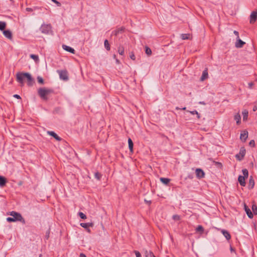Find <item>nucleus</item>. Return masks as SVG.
<instances>
[{
  "instance_id": "nucleus-1",
  "label": "nucleus",
  "mask_w": 257,
  "mask_h": 257,
  "mask_svg": "<svg viewBox=\"0 0 257 257\" xmlns=\"http://www.w3.org/2000/svg\"><path fill=\"white\" fill-rule=\"evenodd\" d=\"M16 77L18 82L22 84L25 79L27 80L28 85L32 86L33 84L34 80L29 73H18L17 74Z\"/></svg>"
},
{
  "instance_id": "nucleus-2",
  "label": "nucleus",
  "mask_w": 257,
  "mask_h": 257,
  "mask_svg": "<svg viewBox=\"0 0 257 257\" xmlns=\"http://www.w3.org/2000/svg\"><path fill=\"white\" fill-rule=\"evenodd\" d=\"M53 91L52 89H48L46 88H40L38 90V93L40 97L44 99L47 100V95L51 93Z\"/></svg>"
},
{
  "instance_id": "nucleus-3",
  "label": "nucleus",
  "mask_w": 257,
  "mask_h": 257,
  "mask_svg": "<svg viewBox=\"0 0 257 257\" xmlns=\"http://www.w3.org/2000/svg\"><path fill=\"white\" fill-rule=\"evenodd\" d=\"M40 30L44 34H49L52 33V27L50 24H44L41 26Z\"/></svg>"
},
{
  "instance_id": "nucleus-4",
  "label": "nucleus",
  "mask_w": 257,
  "mask_h": 257,
  "mask_svg": "<svg viewBox=\"0 0 257 257\" xmlns=\"http://www.w3.org/2000/svg\"><path fill=\"white\" fill-rule=\"evenodd\" d=\"M10 215L12 216L13 218H14L15 221H19L22 222L23 224L25 223V220L23 218L20 213L15 211H12L10 213Z\"/></svg>"
},
{
  "instance_id": "nucleus-5",
  "label": "nucleus",
  "mask_w": 257,
  "mask_h": 257,
  "mask_svg": "<svg viewBox=\"0 0 257 257\" xmlns=\"http://www.w3.org/2000/svg\"><path fill=\"white\" fill-rule=\"evenodd\" d=\"M245 154V150L244 148H241L239 150V153L235 155V157L239 161H241L244 157Z\"/></svg>"
},
{
  "instance_id": "nucleus-6",
  "label": "nucleus",
  "mask_w": 257,
  "mask_h": 257,
  "mask_svg": "<svg viewBox=\"0 0 257 257\" xmlns=\"http://www.w3.org/2000/svg\"><path fill=\"white\" fill-rule=\"evenodd\" d=\"M60 78L64 80L68 79V74L66 71H58Z\"/></svg>"
},
{
  "instance_id": "nucleus-7",
  "label": "nucleus",
  "mask_w": 257,
  "mask_h": 257,
  "mask_svg": "<svg viewBox=\"0 0 257 257\" xmlns=\"http://www.w3.org/2000/svg\"><path fill=\"white\" fill-rule=\"evenodd\" d=\"M245 44V43L240 39L239 38H236V41L235 43V46L236 48H241L243 47Z\"/></svg>"
},
{
  "instance_id": "nucleus-8",
  "label": "nucleus",
  "mask_w": 257,
  "mask_h": 257,
  "mask_svg": "<svg viewBox=\"0 0 257 257\" xmlns=\"http://www.w3.org/2000/svg\"><path fill=\"white\" fill-rule=\"evenodd\" d=\"M257 19V12H252L250 16V23H254Z\"/></svg>"
},
{
  "instance_id": "nucleus-9",
  "label": "nucleus",
  "mask_w": 257,
  "mask_h": 257,
  "mask_svg": "<svg viewBox=\"0 0 257 257\" xmlns=\"http://www.w3.org/2000/svg\"><path fill=\"white\" fill-rule=\"evenodd\" d=\"M248 137V132L246 130L243 131L240 136V140L243 142H245Z\"/></svg>"
},
{
  "instance_id": "nucleus-10",
  "label": "nucleus",
  "mask_w": 257,
  "mask_h": 257,
  "mask_svg": "<svg viewBox=\"0 0 257 257\" xmlns=\"http://www.w3.org/2000/svg\"><path fill=\"white\" fill-rule=\"evenodd\" d=\"M196 175L197 178L200 179L204 177V172L201 169H197L196 170Z\"/></svg>"
},
{
  "instance_id": "nucleus-11",
  "label": "nucleus",
  "mask_w": 257,
  "mask_h": 257,
  "mask_svg": "<svg viewBox=\"0 0 257 257\" xmlns=\"http://www.w3.org/2000/svg\"><path fill=\"white\" fill-rule=\"evenodd\" d=\"M244 208L245 211L246 212V213L247 214L248 217L249 218H253V213L250 211V209L246 206V204L244 205Z\"/></svg>"
},
{
  "instance_id": "nucleus-12",
  "label": "nucleus",
  "mask_w": 257,
  "mask_h": 257,
  "mask_svg": "<svg viewBox=\"0 0 257 257\" xmlns=\"http://www.w3.org/2000/svg\"><path fill=\"white\" fill-rule=\"evenodd\" d=\"M81 226L86 229L88 232L90 231V230L88 228L89 227H92L93 225L92 223H80Z\"/></svg>"
},
{
  "instance_id": "nucleus-13",
  "label": "nucleus",
  "mask_w": 257,
  "mask_h": 257,
  "mask_svg": "<svg viewBox=\"0 0 257 257\" xmlns=\"http://www.w3.org/2000/svg\"><path fill=\"white\" fill-rule=\"evenodd\" d=\"M3 34L4 36L9 39H12V33L10 30H7L3 31Z\"/></svg>"
},
{
  "instance_id": "nucleus-14",
  "label": "nucleus",
  "mask_w": 257,
  "mask_h": 257,
  "mask_svg": "<svg viewBox=\"0 0 257 257\" xmlns=\"http://www.w3.org/2000/svg\"><path fill=\"white\" fill-rule=\"evenodd\" d=\"M62 48L64 50H65L66 51L70 52L72 54L75 53V50L73 48H72L68 46H67L65 45H63Z\"/></svg>"
},
{
  "instance_id": "nucleus-15",
  "label": "nucleus",
  "mask_w": 257,
  "mask_h": 257,
  "mask_svg": "<svg viewBox=\"0 0 257 257\" xmlns=\"http://www.w3.org/2000/svg\"><path fill=\"white\" fill-rule=\"evenodd\" d=\"M208 72L207 69H205L203 71L202 75L201 77L200 80L203 81L204 80L208 78Z\"/></svg>"
},
{
  "instance_id": "nucleus-16",
  "label": "nucleus",
  "mask_w": 257,
  "mask_h": 257,
  "mask_svg": "<svg viewBox=\"0 0 257 257\" xmlns=\"http://www.w3.org/2000/svg\"><path fill=\"white\" fill-rule=\"evenodd\" d=\"M238 181L242 186H244L245 185V178L244 177H243L242 176H239L238 178Z\"/></svg>"
},
{
  "instance_id": "nucleus-17",
  "label": "nucleus",
  "mask_w": 257,
  "mask_h": 257,
  "mask_svg": "<svg viewBox=\"0 0 257 257\" xmlns=\"http://www.w3.org/2000/svg\"><path fill=\"white\" fill-rule=\"evenodd\" d=\"M221 232L222 233L223 235L224 236V237L226 238L227 240H228L230 239L231 236L228 231L222 229L221 230Z\"/></svg>"
},
{
  "instance_id": "nucleus-18",
  "label": "nucleus",
  "mask_w": 257,
  "mask_h": 257,
  "mask_svg": "<svg viewBox=\"0 0 257 257\" xmlns=\"http://www.w3.org/2000/svg\"><path fill=\"white\" fill-rule=\"evenodd\" d=\"M234 118L236 121L237 124H239L240 123L241 116L239 112L234 115Z\"/></svg>"
},
{
  "instance_id": "nucleus-19",
  "label": "nucleus",
  "mask_w": 257,
  "mask_h": 257,
  "mask_svg": "<svg viewBox=\"0 0 257 257\" xmlns=\"http://www.w3.org/2000/svg\"><path fill=\"white\" fill-rule=\"evenodd\" d=\"M48 133L51 136L53 137L55 139H56L58 141H60L61 140L60 138L54 132H48Z\"/></svg>"
},
{
  "instance_id": "nucleus-20",
  "label": "nucleus",
  "mask_w": 257,
  "mask_h": 257,
  "mask_svg": "<svg viewBox=\"0 0 257 257\" xmlns=\"http://www.w3.org/2000/svg\"><path fill=\"white\" fill-rule=\"evenodd\" d=\"M6 179L5 177L0 176V186L3 187L6 183Z\"/></svg>"
},
{
  "instance_id": "nucleus-21",
  "label": "nucleus",
  "mask_w": 257,
  "mask_h": 257,
  "mask_svg": "<svg viewBox=\"0 0 257 257\" xmlns=\"http://www.w3.org/2000/svg\"><path fill=\"white\" fill-rule=\"evenodd\" d=\"M128 148L131 152L133 151V142L131 139L129 138L128 139Z\"/></svg>"
},
{
  "instance_id": "nucleus-22",
  "label": "nucleus",
  "mask_w": 257,
  "mask_h": 257,
  "mask_svg": "<svg viewBox=\"0 0 257 257\" xmlns=\"http://www.w3.org/2000/svg\"><path fill=\"white\" fill-rule=\"evenodd\" d=\"M242 115H243V120L244 121H245L247 120V116H248V111L246 109H244L243 110L242 112Z\"/></svg>"
},
{
  "instance_id": "nucleus-23",
  "label": "nucleus",
  "mask_w": 257,
  "mask_h": 257,
  "mask_svg": "<svg viewBox=\"0 0 257 257\" xmlns=\"http://www.w3.org/2000/svg\"><path fill=\"white\" fill-rule=\"evenodd\" d=\"M7 24L5 22L0 21V30L4 31L6 27Z\"/></svg>"
},
{
  "instance_id": "nucleus-24",
  "label": "nucleus",
  "mask_w": 257,
  "mask_h": 257,
  "mask_svg": "<svg viewBox=\"0 0 257 257\" xmlns=\"http://www.w3.org/2000/svg\"><path fill=\"white\" fill-rule=\"evenodd\" d=\"M30 57L32 59H33L36 63H37L39 61V56L38 55H34V54H31Z\"/></svg>"
},
{
  "instance_id": "nucleus-25",
  "label": "nucleus",
  "mask_w": 257,
  "mask_h": 257,
  "mask_svg": "<svg viewBox=\"0 0 257 257\" xmlns=\"http://www.w3.org/2000/svg\"><path fill=\"white\" fill-rule=\"evenodd\" d=\"M181 38L183 40L190 39V35L189 34H183L181 35Z\"/></svg>"
},
{
  "instance_id": "nucleus-26",
  "label": "nucleus",
  "mask_w": 257,
  "mask_h": 257,
  "mask_svg": "<svg viewBox=\"0 0 257 257\" xmlns=\"http://www.w3.org/2000/svg\"><path fill=\"white\" fill-rule=\"evenodd\" d=\"M160 181L164 184L167 185L170 182V179L166 178H161Z\"/></svg>"
},
{
  "instance_id": "nucleus-27",
  "label": "nucleus",
  "mask_w": 257,
  "mask_h": 257,
  "mask_svg": "<svg viewBox=\"0 0 257 257\" xmlns=\"http://www.w3.org/2000/svg\"><path fill=\"white\" fill-rule=\"evenodd\" d=\"M154 255L153 253L151 251L145 250V255L146 257H152Z\"/></svg>"
},
{
  "instance_id": "nucleus-28",
  "label": "nucleus",
  "mask_w": 257,
  "mask_h": 257,
  "mask_svg": "<svg viewBox=\"0 0 257 257\" xmlns=\"http://www.w3.org/2000/svg\"><path fill=\"white\" fill-rule=\"evenodd\" d=\"M123 31V28H119L117 30L114 31V32H113V33L114 34V35H117L119 33H121Z\"/></svg>"
},
{
  "instance_id": "nucleus-29",
  "label": "nucleus",
  "mask_w": 257,
  "mask_h": 257,
  "mask_svg": "<svg viewBox=\"0 0 257 257\" xmlns=\"http://www.w3.org/2000/svg\"><path fill=\"white\" fill-rule=\"evenodd\" d=\"M145 52L148 56H150L152 54V50L148 47H145Z\"/></svg>"
},
{
  "instance_id": "nucleus-30",
  "label": "nucleus",
  "mask_w": 257,
  "mask_h": 257,
  "mask_svg": "<svg viewBox=\"0 0 257 257\" xmlns=\"http://www.w3.org/2000/svg\"><path fill=\"white\" fill-rule=\"evenodd\" d=\"M118 52L120 55H123L124 49L122 47H119L118 49Z\"/></svg>"
},
{
  "instance_id": "nucleus-31",
  "label": "nucleus",
  "mask_w": 257,
  "mask_h": 257,
  "mask_svg": "<svg viewBox=\"0 0 257 257\" xmlns=\"http://www.w3.org/2000/svg\"><path fill=\"white\" fill-rule=\"evenodd\" d=\"M104 46L107 50H110V48L109 44L108 41L107 40H105L104 41Z\"/></svg>"
},
{
  "instance_id": "nucleus-32",
  "label": "nucleus",
  "mask_w": 257,
  "mask_h": 257,
  "mask_svg": "<svg viewBox=\"0 0 257 257\" xmlns=\"http://www.w3.org/2000/svg\"><path fill=\"white\" fill-rule=\"evenodd\" d=\"M242 172L244 175L243 177H244V178H247L248 175V172L247 170L246 169H244L242 170Z\"/></svg>"
},
{
  "instance_id": "nucleus-33",
  "label": "nucleus",
  "mask_w": 257,
  "mask_h": 257,
  "mask_svg": "<svg viewBox=\"0 0 257 257\" xmlns=\"http://www.w3.org/2000/svg\"><path fill=\"white\" fill-rule=\"evenodd\" d=\"M190 113H191L192 114H196L197 115V117L198 119H199L200 118V114L198 113V112L196 111V110H194V111H189Z\"/></svg>"
},
{
  "instance_id": "nucleus-34",
  "label": "nucleus",
  "mask_w": 257,
  "mask_h": 257,
  "mask_svg": "<svg viewBox=\"0 0 257 257\" xmlns=\"http://www.w3.org/2000/svg\"><path fill=\"white\" fill-rule=\"evenodd\" d=\"M252 210L254 214H257V206L255 205H252Z\"/></svg>"
},
{
  "instance_id": "nucleus-35",
  "label": "nucleus",
  "mask_w": 257,
  "mask_h": 257,
  "mask_svg": "<svg viewBox=\"0 0 257 257\" xmlns=\"http://www.w3.org/2000/svg\"><path fill=\"white\" fill-rule=\"evenodd\" d=\"M249 185L251 186V188H252L253 187V186H254V181L252 179L251 177H250V178L249 179Z\"/></svg>"
},
{
  "instance_id": "nucleus-36",
  "label": "nucleus",
  "mask_w": 257,
  "mask_h": 257,
  "mask_svg": "<svg viewBox=\"0 0 257 257\" xmlns=\"http://www.w3.org/2000/svg\"><path fill=\"white\" fill-rule=\"evenodd\" d=\"M37 80H38V82L39 83H40L41 84H43L44 83V80H43V79L41 77L38 76L37 77Z\"/></svg>"
},
{
  "instance_id": "nucleus-37",
  "label": "nucleus",
  "mask_w": 257,
  "mask_h": 257,
  "mask_svg": "<svg viewBox=\"0 0 257 257\" xmlns=\"http://www.w3.org/2000/svg\"><path fill=\"white\" fill-rule=\"evenodd\" d=\"M79 215L80 217L82 219H85L86 218V216L82 212H80L79 213Z\"/></svg>"
},
{
  "instance_id": "nucleus-38",
  "label": "nucleus",
  "mask_w": 257,
  "mask_h": 257,
  "mask_svg": "<svg viewBox=\"0 0 257 257\" xmlns=\"http://www.w3.org/2000/svg\"><path fill=\"white\" fill-rule=\"evenodd\" d=\"M101 177V175L98 172H96L95 173V177L97 179L99 180Z\"/></svg>"
},
{
  "instance_id": "nucleus-39",
  "label": "nucleus",
  "mask_w": 257,
  "mask_h": 257,
  "mask_svg": "<svg viewBox=\"0 0 257 257\" xmlns=\"http://www.w3.org/2000/svg\"><path fill=\"white\" fill-rule=\"evenodd\" d=\"M196 230L197 231H201L202 232L203 231V228L202 226L201 225H199L197 228H196Z\"/></svg>"
},
{
  "instance_id": "nucleus-40",
  "label": "nucleus",
  "mask_w": 257,
  "mask_h": 257,
  "mask_svg": "<svg viewBox=\"0 0 257 257\" xmlns=\"http://www.w3.org/2000/svg\"><path fill=\"white\" fill-rule=\"evenodd\" d=\"M7 221L9 222H15V220L14 219V218L12 217H8L7 218Z\"/></svg>"
},
{
  "instance_id": "nucleus-41",
  "label": "nucleus",
  "mask_w": 257,
  "mask_h": 257,
  "mask_svg": "<svg viewBox=\"0 0 257 257\" xmlns=\"http://www.w3.org/2000/svg\"><path fill=\"white\" fill-rule=\"evenodd\" d=\"M130 57L131 59H132L133 60H135V59H136L135 54L133 52L130 53Z\"/></svg>"
},
{
  "instance_id": "nucleus-42",
  "label": "nucleus",
  "mask_w": 257,
  "mask_h": 257,
  "mask_svg": "<svg viewBox=\"0 0 257 257\" xmlns=\"http://www.w3.org/2000/svg\"><path fill=\"white\" fill-rule=\"evenodd\" d=\"M134 252L136 255V257H142V255L139 251H138L137 250H135Z\"/></svg>"
},
{
  "instance_id": "nucleus-43",
  "label": "nucleus",
  "mask_w": 257,
  "mask_h": 257,
  "mask_svg": "<svg viewBox=\"0 0 257 257\" xmlns=\"http://www.w3.org/2000/svg\"><path fill=\"white\" fill-rule=\"evenodd\" d=\"M249 146L251 147H254L255 146V142L254 140H251L249 143Z\"/></svg>"
},
{
  "instance_id": "nucleus-44",
  "label": "nucleus",
  "mask_w": 257,
  "mask_h": 257,
  "mask_svg": "<svg viewBox=\"0 0 257 257\" xmlns=\"http://www.w3.org/2000/svg\"><path fill=\"white\" fill-rule=\"evenodd\" d=\"M173 218L175 220H178L180 219V216L177 215H174L173 216Z\"/></svg>"
},
{
  "instance_id": "nucleus-45",
  "label": "nucleus",
  "mask_w": 257,
  "mask_h": 257,
  "mask_svg": "<svg viewBox=\"0 0 257 257\" xmlns=\"http://www.w3.org/2000/svg\"><path fill=\"white\" fill-rule=\"evenodd\" d=\"M51 1L54 2V3H55L57 5V6H58V7L61 6V4L59 2H58L57 1H56V0H51Z\"/></svg>"
},
{
  "instance_id": "nucleus-46",
  "label": "nucleus",
  "mask_w": 257,
  "mask_h": 257,
  "mask_svg": "<svg viewBox=\"0 0 257 257\" xmlns=\"http://www.w3.org/2000/svg\"><path fill=\"white\" fill-rule=\"evenodd\" d=\"M233 33L236 36V38H239V33H238V32L237 31H233Z\"/></svg>"
},
{
  "instance_id": "nucleus-47",
  "label": "nucleus",
  "mask_w": 257,
  "mask_h": 257,
  "mask_svg": "<svg viewBox=\"0 0 257 257\" xmlns=\"http://www.w3.org/2000/svg\"><path fill=\"white\" fill-rule=\"evenodd\" d=\"M248 87L249 88H252L253 85V83L252 82H249L248 84Z\"/></svg>"
},
{
  "instance_id": "nucleus-48",
  "label": "nucleus",
  "mask_w": 257,
  "mask_h": 257,
  "mask_svg": "<svg viewBox=\"0 0 257 257\" xmlns=\"http://www.w3.org/2000/svg\"><path fill=\"white\" fill-rule=\"evenodd\" d=\"M14 97H15V98H17L18 99H20L21 98V97L20 96V95H19L18 94L14 95Z\"/></svg>"
},
{
  "instance_id": "nucleus-49",
  "label": "nucleus",
  "mask_w": 257,
  "mask_h": 257,
  "mask_svg": "<svg viewBox=\"0 0 257 257\" xmlns=\"http://www.w3.org/2000/svg\"><path fill=\"white\" fill-rule=\"evenodd\" d=\"M257 110V105H254L253 107V111H255Z\"/></svg>"
},
{
  "instance_id": "nucleus-50",
  "label": "nucleus",
  "mask_w": 257,
  "mask_h": 257,
  "mask_svg": "<svg viewBox=\"0 0 257 257\" xmlns=\"http://www.w3.org/2000/svg\"><path fill=\"white\" fill-rule=\"evenodd\" d=\"M80 257H86V256L85 255V254H84V253H80Z\"/></svg>"
},
{
  "instance_id": "nucleus-51",
  "label": "nucleus",
  "mask_w": 257,
  "mask_h": 257,
  "mask_svg": "<svg viewBox=\"0 0 257 257\" xmlns=\"http://www.w3.org/2000/svg\"><path fill=\"white\" fill-rule=\"evenodd\" d=\"M145 201L148 204H150L151 203V201L147 200L146 199L145 200Z\"/></svg>"
},
{
  "instance_id": "nucleus-52",
  "label": "nucleus",
  "mask_w": 257,
  "mask_h": 257,
  "mask_svg": "<svg viewBox=\"0 0 257 257\" xmlns=\"http://www.w3.org/2000/svg\"><path fill=\"white\" fill-rule=\"evenodd\" d=\"M26 10H27V11H28V12H31V11H32V9L31 8H27L26 9Z\"/></svg>"
},
{
  "instance_id": "nucleus-53",
  "label": "nucleus",
  "mask_w": 257,
  "mask_h": 257,
  "mask_svg": "<svg viewBox=\"0 0 257 257\" xmlns=\"http://www.w3.org/2000/svg\"><path fill=\"white\" fill-rule=\"evenodd\" d=\"M115 60H116V63H117V64H119L120 63V61H119V60H118L117 59H116Z\"/></svg>"
},
{
  "instance_id": "nucleus-54",
  "label": "nucleus",
  "mask_w": 257,
  "mask_h": 257,
  "mask_svg": "<svg viewBox=\"0 0 257 257\" xmlns=\"http://www.w3.org/2000/svg\"><path fill=\"white\" fill-rule=\"evenodd\" d=\"M230 250H231V251H234V249H233V248H232V247H230Z\"/></svg>"
},
{
  "instance_id": "nucleus-55",
  "label": "nucleus",
  "mask_w": 257,
  "mask_h": 257,
  "mask_svg": "<svg viewBox=\"0 0 257 257\" xmlns=\"http://www.w3.org/2000/svg\"><path fill=\"white\" fill-rule=\"evenodd\" d=\"M200 104H205L204 102H200Z\"/></svg>"
},
{
  "instance_id": "nucleus-56",
  "label": "nucleus",
  "mask_w": 257,
  "mask_h": 257,
  "mask_svg": "<svg viewBox=\"0 0 257 257\" xmlns=\"http://www.w3.org/2000/svg\"><path fill=\"white\" fill-rule=\"evenodd\" d=\"M113 58H114V59H116V55H113Z\"/></svg>"
},
{
  "instance_id": "nucleus-57",
  "label": "nucleus",
  "mask_w": 257,
  "mask_h": 257,
  "mask_svg": "<svg viewBox=\"0 0 257 257\" xmlns=\"http://www.w3.org/2000/svg\"><path fill=\"white\" fill-rule=\"evenodd\" d=\"M182 110H185L186 109V107H183L182 108Z\"/></svg>"
},
{
  "instance_id": "nucleus-58",
  "label": "nucleus",
  "mask_w": 257,
  "mask_h": 257,
  "mask_svg": "<svg viewBox=\"0 0 257 257\" xmlns=\"http://www.w3.org/2000/svg\"><path fill=\"white\" fill-rule=\"evenodd\" d=\"M39 257H42V255H41V254H40V255H39Z\"/></svg>"
},
{
  "instance_id": "nucleus-59",
  "label": "nucleus",
  "mask_w": 257,
  "mask_h": 257,
  "mask_svg": "<svg viewBox=\"0 0 257 257\" xmlns=\"http://www.w3.org/2000/svg\"><path fill=\"white\" fill-rule=\"evenodd\" d=\"M152 257H156L154 255H153Z\"/></svg>"
}]
</instances>
